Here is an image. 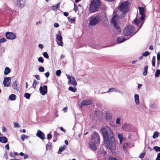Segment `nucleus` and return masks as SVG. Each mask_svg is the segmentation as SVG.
Returning <instances> with one entry per match:
<instances>
[{
	"label": "nucleus",
	"mask_w": 160,
	"mask_h": 160,
	"mask_svg": "<svg viewBox=\"0 0 160 160\" xmlns=\"http://www.w3.org/2000/svg\"><path fill=\"white\" fill-rule=\"evenodd\" d=\"M156 160H160V153H158Z\"/></svg>",
	"instance_id": "obj_52"
},
{
	"label": "nucleus",
	"mask_w": 160,
	"mask_h": 160,
	"mask_svg": "<svg viewBox=\"0 0 160 160\" xmlns=\"http://www.w3.org/2000/svg\"><path fill=\"white\" fill-rule=\"evenodd\" d=\"M21 137L22 140L23 141H24L25 139H28V137L25 134L22 135Z\"/></svg>",
	"instance_id": "obj_29"
},
{
	"label": "nucleus",
	"mask_w": 160,
	"mask_h": 160,
	"mask_svg": "<svg viewBox=\"0 0 160 160\" xmlns=\"http://www.w3.org/2000/svg\"><path fill=\"white\" fill-rule=\"evenodd\" d=\"M14 152H10L9 153V155L11 157H15L14 155Z\"/></svg>",
	"instance_id": "obj_49"
},
{
	"label": "nucleus",
	"mask_w": 160,
	"mask_h": 160,
	"mask_svg": "<svg viewBox=\"0 0 160 160\" xmlns=\"http://www.w3.org/2000/svg\"><path fill=\"white\" fill-rule=\"evenodd\" d=\"M14 126L15 128H18L20 127L18 123L15 122L14 123Z\"/></svg>",
	"instance_id": "obj_50"
},
{
	"label": "nucleus",
	"mask_w": 160,
	"mask_h": 160,
	"mask_svg": "<svg viewBox=\"0 0 160 160\" xmlns=\"http://www.w3.org/2000/svg\"><path fill=\"white\" fill-rule=\"evenodd\" d=\"M135 102L136 104L138 105L140 104L139 95L137 94H135L134 96Z\"/></svg>",
	"instance_id": "obj_19"
},
{
	"label": "nucleus",
	"mask_w": 160,
	"mask_h": 160,
	"mask_svg": "<svg viewBox=\"0 0 160 160\" xmlns=\"http://www.w3.org/2000/svg\"><path fill=\"white\" fill-rule=\"evenodd\" d=\"M67 76L69 80L68 82V84L70 83L73 86H76L77 85V82L74 77L68 75H67Z\"/></svg>",
	"instance_id": "obj_8"
},
{
	"label": "nucleus",
	"mask_w": 160,
	"mask_h": 160,
	"mask_svg": "<svg viewBox=\"0 0 160 160\" xmlns=\"http://www.w3.org/2000/svg\"><path fill=\"white\" fill-rule=\"evenodd\" d=\"M66 147L65 145L63 146V147H60L59 148V150L58 152V154H60L61 152L63 151L65 148Z\"/></svg>",
	"instance_id": "obj_26"
},
{
	"label": "nucleus",
	"mask_w": 160,
	"mask_h": 160,
	"mask_svg": "<svg viewBox=\"0 0 160 160\" xmlns=\"http://www.w3.org/2000/svg\"><path fill=\"white\" fill-rule=\"evenodd\" d=\"M61 73V72L60 70H58L56 71V74L57 76H59L60 75Z\"/></svg>",
	"instance_id": "obj_48"
},
{
	"label": "nucleus",
	"mask_w": 160,
	"mask_h": 160,
	"mask_svg": "<svg viewBox=\"0 0 160 160\" xmlns=\"http://www.w3.org/2000/svg\"><path fill=\"white\" fill-rule=\"evenodd\" d=\"M52 137V136L50 134H48L47 138V139L49 140Z\"/></svg>",
	"instance_id": "obj_53"
},
{
	"label": "nucleus",
	"mask_w": 160,
	"mask_h": 160,
	"mask_svg": "<svg viewBox=\"0 0 160 160\" xmlns=\"http://www.w3.org/2000/svg\"><path fill=\"white\" fill-rule=\"evenodd\" d=\"M6 38L12 40L16 38L15 35L13 32H7L6 33Z\"/></svg>",
	"instance_id": "obj_12"
},
{
	"label": "nucleus",
	"mask_w": 160,
	"mask_h": 160,
	"mask_svg": "<svg viewBox=\"0 0 160 160\" xmlns=\"http://www.w3.org/2000/svg\"><path fill=\"white\" fill-rule=\"evenodd\" d=\"M38 46L41 49H42L43 48V45L41 44H39L38 45Z\"/></svg>",
	"instance_id": "obj_60"
},
{
	"label": "nucleus",
	"mask_w": 160,
	"mask_h": 160,
	"mask_svg": "<svg viewBox=\"0 0 160 160\" xmlns=\"http://www.w3.org/2000/svg\"><path fill=\"white\" fill-rule=\"evenodd\" d=\"M153 149L156 152H157L160 151V147L158 146H154L153 147Z\"/></svg>",
	"instance_id": "obj_38"
},
{
	"label": "nucleus",
	"mask_w": 160,
	"mask_h": 160,
	"mask_svg": "<svg viewBox=\"0 0 160 160\" xmlns=\"http://www.w3.org/2000/svg\"><path fill=\"white\" fill-rule=\"evenodd\" d=\"M74 10L76 12L77 11L78 8H77V7L75 4H74Z\"/></svg>",
	"instance_id": "obj_63"
},
{
	"label": "nucleus",
	"mask_w": 160,
	"mask_h": 160,
	"mask_svg": "<svg viewBox=\"0 0 160 160\" xmlns=\"http://www.w3.org/2000/svg\"><path fill=\"white\" fill-rule=\"evenodd\" d=\"M104 140L106 144L107 148L110 149L112 152H114L116 148L115 139L111 129L108 127H102L101 129Z\"/></svg>",
	"instance_id": "obj_1"
},
{
	"label": "nucleus",
	"mask_w": 160,
	"mask_h": 160,
	"mask_svg": "<svg viewBox=\"0 0 160 160\" xmlns=\"http://www.w3.org/2000/svg\"><path fill=\"white\" fill-rule=\"evenodd\" d=\"M160 74V70H156V72L155 74V77H158Z\"/></svg>",
	"instance_id": "obj_37"
},
{
	"label": "nucleus",
	"mask_w": 160,
	"mask_h": 160,
	"mask_svg": "<svg viewBox=\"0 0 160 160\" xmlns=\"http://www.w3.org/2000/svg\"><path fill=\"white\" fill-rule=\"evenodd\" d=\"M150 53L148 51H146L145 52L143 53H142V56L144 57H147V56Z\"/></svg>",
	"instance_id": "obj_43"
},
{
	"label": "nucleus",
	"mask_w": 160,
	"mask_h": 160,
	"mask_svg": "<svg viewBox=\"0 0 160 160\" xmlns=\"http://www.w3.org/2000/svg\"><path fill=\"white\" fill-rule=\"evenodd\" d=\"M18 85V82L17 81H15L12 83V86L14 89L18 91L19 90Z\"/></svg>",
	"instance_id": "obj_16"
},
{
	"label": "nucleus",
	"mask_w": 160,
	"mask_h": 160,
	"mask_svg": "<svg viewBox=\"0 0 160 160\" xmlns=\"http://www.w3.org/2000/svg\"><path fill=\"white\" fill-rule=\"evenodd\" d=\"M111 118V116L110 115L108 112H106V118L107 120H110Z\"/></svg>",
	"instance_id": "obj_34"
},
{
	"label": "nucleus",
	"mask_w": 160,
	"mask_h": 160,
	"mask_svg": "<svg viewBox=\"0 0 160 160\" xmlns=\"http://www.w3.org/2000/svg\"><path fill=\"white\" fill-rule=\"evenodd\" d=\"M38 83V82L36 80H34L32 86L34 89H35L36 86Z\"/></svg>",
	"instance_id": "obj_39"
},
{
	"label": "nucleus",
	"mask_w": 160,
	"mask_h": 160,
	"mask_svg": "<svg viewBox=\"0 0 160 160\" xmlns=\"http://www.w3.org/2000/svg\"><path fill=\"white\" fill-rule=\"evenodd\" d=\"M38 70L40 72H43L44 71V68L43 67L41 66L38 68Z\"/></svg>",
	"instance_id": "obj_47"
},
{
	"label": "nucleus",
	"mask_w": 160,
	"mask_h": 160,
	"mask_svg": "<svg viewBox=\"0 0 160 160\" xmlns=\"http://www.w3.org/2000/svg\"><path fill=\"white\" fill-rule=\"evenodd\" d=\"M144 153H141L139 157L141 158H142L144 157Z\"/></svg>",
	"instance_id": "obj_56"
},
{
	"label": "nucleus",
	"mask_w": 160,
	"mask_h": 160,
	"mask_svg": "<svg viewBox=\"0 0 160 160\" xmlns=\"http://www.w3.org/2000/svg\"><path fill=\"white\" fill-rule=\"evenodd\" d=\"M35 77L38 80H40V78L38 75H36Z\"/></svg>",
	"instance_id": "obj_58"
},
{
	"label": "nucleus",
	"mask_w": 160,
	"mask_h": 160,
	"mask_svg": "<svg viewBox=\"0 0 160 160\" xmlns=\"http://www.w3.org/2000/svg\"><path fill=\"white\" fill-rule=\"evenodd\" d=\"M63 15L67 17L68 15V13L67 12H64L63 13Z\"/></svg>",
	"instance_id": "obj_64"
},
{
	"label": "nucleus",
	"mask_w": 160,
	"mask_h": 160,
	"mask_svg": "<svg viewBox=\"0 0 160 160\" xmlns=\"http://www.w3.org/2000/svg\"><path fill=\"white\" fill-rule=\"evenodd\" d=\"M59 26V24L57 23H55L54 24V26L55 28H58Z\"/></svg>",
	"instance_id": "obj_61"
},
{
	"label": "nucleus",
	"mask_w": 160,
	"mask_h": 160,
	"mask_svg": "<svg viewBox=\"0 0 160 160\" xmlns=\"http://www.w3.org/2000/svg\"><path fill=\"white\" fill-rule=\"evenodd\" d=\"M56 36L57 41L62 40V37L61 35L56 34Z\"/></svg>",
	"instance_id": "obj_31"
},
{
	"label": "nucleus",
	"mask_w": 160,
	"mask_h": 160,
	"mask_svg": "<svg viewBox=\"0 0 160 160\" xmlns=\"http://www.w3.org/2000/svg\"><path fill=\"white\" fill-rule=\"evenodd\" d=\"M45 75L46 78H48L49 76V73L48 72L45 73Z\"/></svg>",
	"instance_id": "obj_59"
},
{
	"label": "nucleus",
	"mask_w": 160,
	"mask_h": 160,
	"mask_svg": "<svg viewBox=\"0 0 160 160\" xmlns=\"http://www.w3.org/2000/svg\"><path fill=\"white\" fill-rule=\"evenodd\" d=\"M125 40L126 39H124L123 37H119L117 38V41L119 43H121L125 41Z\"/></svg>",
	"instance_id": "obj_23"
},
{
	"label": "nucleus",
	"mask_w": 160,
	"mask_h": 160,
	"mask_svg": "<svg viewBox=\"0 0 160 160\" xmlns=\"http://www.w3.org/2000/svg\"><path fill=\"white\" fill-rule=\"evenodd\" d=\"M9 99L11 101L15 100L16 99V96L14 94H11L9 96Z\"/></svg>",
	"instance_id": "obj_24"
},
{
	"label": "nucleus",
	"mask_w": 160,
	"mask_h": 160,
	"mask_svg": "<svg viewBox=\"0 0 160 160\" xmlns=\"http://www.w3.org/2000/svg\"><path fill=\"white\" fill-rule=\"evenodd\" d=\"M75 17L71 18L70 17H69L68 18V19L69 22L71 23H72L73 22L75 21Z\"/></svg>",
	"instance_id": "obj_27"
},
{
	"label": "nucleus",
	"mask_w": 160,
	"mask_h": 160,
	"mask_svg": "<svg viewBox=\"0 0 160 160\" xmlns=\"http://www.w3.org/2000/svg\"><path fill=\"white\" fill-rule=\"evenodd\" d=\"M11 83V77H6L4 78L3 83L4 86L8 87Z\"/></svg>",
	"instance_id": "obj_11"
},
{
	"label": "nucleus",
	"mask_w": 160,
	"mask_h": 160,
	"mask_svg": "<svg viewBox=\"0 0 160 160\" xmlns=\"http://www.w3.org/2000/svg\"><path fill=\"white\" fill-rule=\"evenodd\" d=\"M100 20V18L98 16L92 17L90 20L89 24L91 26L95 25L98 23Z\"/></svg>",
	"instance_id": "obj_7"
},
{
	"label": "nucleus",
	"mask_w": 160,
	"mask_h": 160,
	"mask_svg": "<svg viewBox=\"0 0 160 160\" xmlns=\"http://www.w3.org/2000/svg\"><path fill=\"white\" fill-rule=\"evenodd\" d=\"M100 5V0H92L89 6L90 12L93 13L96 11Z\"/></svg>",
	"instance_id": "obj_5"
},
{
	"label": "nucleus",
	"mask_w": 160,
	"mask_h": 160,
	"mask_svg": "<svg viewBox=\"0 0 160 160\" xmlns=\"http://www.w3.org/2000/svg\"><path fill=\"white\" fill-rule=\"evenodd\" d=\"M152 65L153 66H155V57L154 56L152 58Z\"/></svg>",
	"instance_id": "obj_42"
},
{
	"label": "nucleus",
	"mask_w": 160,
	"mask_h": 160,
	"mask_svg": "<svg viewBox=\"0 0 160 160\" xmlns=\"http://www.w3.org/2000/svg\"><path fill=\"white\" fill-rule=\"evenodd\" d=\"M38 60L39 62L41 63H43L44 62V60L42 57H39L38 59Z\"/></svg>",
	"instance_id": "obj_44"
},
{
	"label": "nucleus",
	"mask_w": 160,
	"mask_h": 160,
	"mask_svg": "<svg viewBox=\"0 0 160 160\" xmlns=\"http://www.w3.org/2000/svg\"><path fill=\"white\" fill-rule=\"evenodd\" d=\"M118 137L119 139H123V135L122 134H118Z\"/></svg>",
	"instance_id": "obj_45"
},
{
	"label": "nucleus",
	"mask_w": 160,
	"mask_h": 160,
	"mask_svg": "<svg viewBox=\"0 0 160 160\" xmlns=\"http://www.w3.org/2000/svg\"><path fill=\"white\" fill-rule=\"evenodd\" d=\"M43 56L46 58H49V56L47 52H44L43 54Z\"/></svg>",
	"instance_id": "obj_46"
},
{
	"label": "nucleus",
	"mask_w": 160,
	"mask_h": 160,
	"mask_svg": "<svg viewBox=\"0 0 160 160\" xmlns=\"http://www.w3.org/2000/svg\"><path fill=\"white\" fill-rule=\"evenodd\" d=\"M36 135L42 140L45 139L44 134L40 130H38L37 132L36 133Z\"/></svg>",
	"instance_id": "obj_15"
},
{
	"label": "nucleus",
	"mask_w": 160,
	"mask_h": 160,
	"mask_svg": "<svg viewBox=\"0 0 160 160\" xmlns=\"http://www.w3.org/2000/svg\"><path fill=\"white\" fill-rule=\"evenodd\" d=\"M137 27V29H135L133 26L132 25H129L126 27L123 30V34L125 36H128L133 32L135 33L137 31H138L140 28L139 27Z\"/></svg>",
	"instance_id": "obj_4"
},
{
	"label": "nucleus",
	"mask_w": 160,
	"mask_h": 160,
	"mask_svg": "<svg viewBox=\"0 0 160 160\" xmlns=\"http://www.w3.org/2000/svg\"><path fill=\"white\" fill-rule=\"evenodd\" d=\"M129 146V144L128 143H124L123 146V150L125 151H126L127 148Z\"/></svg>",
	"instance_id": "obj_30"
},
{
	"label": "nucleus",
	"mask_w": 160,
	"mask_h": 160,
	"mask_svg": "<svg viewBox=\"0 0 160 160\" xmlns=\"http://www.w3.org/2000/svg\"><path fill=\"white\" fill-rule=\"evenodd\" d=\"M6 41V39L4 38H2L0 40V42L1 43H2Z\"/></svg>",
	"instance_id": "obj_51"
},
{
	"label": "nucleus",
	"mask_w": 160,
	"mask_h": 160,
	"mask_svg": "<svg viewBox=\"0 0 160 160\" xmlns=\"http://www.w3.org/2000/svg\"><path fill=\"white\" fill-rule=\"evenodd\" d=\"M158 132H154L152 137L153 138H155L158 137Z\"/></svg>",
	"instance_id": "obj_36"
},
{
	"label": "nucleus",
	"mask_w": 160,
	"mask_h": 160,
	"mask_svg": "<svg viewBox=\"0 0 160 160\" xmlns=\"http://www.w3.org/2000/svg\"><path fill=\"white\" fill-rule=\"evenodd\" d=\"M11 71V70L8 67H6L5 68L4 71V74L5 75H7L9 74Z\"/></svg>",
	"instance_id": "obj_22"
},
{
	"label": "nucleus",
	"mask_w": 160,
	"mask_h": 160,
	"mask_svg": "<svg viewBox=\"0 0 160 160\" xmlns=\"http://www.w3.org/2000/svg\"><path fill=\"white\" fill-rule=\"evenodd\" d=\"M157 60L158 61L160 60V54L159 53H158L157 55Z\"/></svg>",
	"instance_id": "obj_54"
},
{
	"label": "nucleus",
	"mask_w": 160,
	"mask_h": 160,
	"mask_svg": "<svg viewBox=\"0 0 160 160\" xmlns=\"http://www.w3.org/2000/svg\"><path fill=\"white\" fill-rule=\"evenodd\" d=\"M91 47H92L93 48H96L97 49H99L101 48L99 47L97 44H92L91 45H90Z\"/></svg>",
	"instance_id": "obj_25"
},
{
	"label": "nucleus",
	"mask_w": 160,
	"mask_h": 160,
	"mask_svg": "<svg viewBox=\"0 0 160 160\" xmlns=\"http://www.w3.org/2000/svg\"><path fill=\"white\" fill-rule=\"evenodd\" d=\"M17 6L21 8H22L26 5V0H16Z\"/></svg>",
	"instance_id": "obj_10"
},
{
	"label": "nucleus",
	"mask_w": 160,
	"mask_h": 160,
	"mask_svg": "<svg viewBox=\"0 0 160 160\" xmlns=\"http://www.w3.org/2000/svg\"><path fill=\"white\" fill-rule=\"evenodd\" d=\"M139 15L137 16L136 18L132 22V23L139 27L140 28L142 25L145 19V14L144 10L143 7H139Z\"/></svg>",
	"instance_id": "obj_2"
},
{
	"label": "nucleus",
	"mask_w": 160,
	"mask_h": 160,
	"mask_svg": "<svg viewBox=\"0 0 160 160\" xmlns=\"http://www.w3.org/2000/svg\"><path fill=\"white\" fill-rule=\"evenodd\" d=\"M24 96L28 99H29L30 96V94L28 93H25L24 94Z\"/></svg>",
	"instance_id": "obj_40"
},
{
	"label": "nucleus",
	"mask_w": 160,
	"mask_h": 160,
	"mask_svg": "<svg viewBox=\"0 0 160 160\" xmlns=\"http://www.w3.org/2000/svg\"><path fill=\"white\" fill-rule=\"evenodd\" d=\"M60 6V3H59L56 5H53L51 7V8L54 11H57L59 8Z\"/></svg>",
	"instance_id": "obj_20"
},
{
	"label": "nucleus",
	"mask_w": 160,
	"mask_h": 160,
	"mask_svg": "<svg viewBox=\"0 0 160 160\" xmlns=\"http://www.w3.org/2000/svg\"><path fill=\"white\" fill-rule=\"evenodd\" d=\"M130 4L128 1H125L121 3L118 8V9L122 12V13L119 16V18L124 17L125 13L129 10Z\"/></svg>",
	"instance_id": "obj_3"
},
{
	"label": "nucleus",
	"mask_w": 160,
	"mask_h": 160,
	"mask_svg": "<svg viewBox=\"0 0 160 160\" xmlns=\"http://www.w3.org/2000/svg\"><path fill=\"white\" fill-rule=\"evenodd\" d=\"M121 118H118L116 119L115 122L116 123V124H120L121 123Z\"/></svg>",
	"instance_id": "obj_41"
},
{
	"label": "nucleus",
	"mask_w": 160,
	"mask_h": 160,
	"mask_svg": "<svg viewBox=\"0 0 160 160\" xmlns=\"http://www.w3.org/2000/svg\"><path fill=\"white\" fill-rule=\"evenodd\" d=\"M3 157L5 158L6 159H7L8 158V157L7 156V153H5L3 154Z\"/></svg>",
	"instance_id": "obj_57"
},
{
	"label": "nucleus",
	"mask_w": 160,
	"mask_h": 160,
	"mask_svg": "<svg viewBox=\"0 0 160 160\" xmlns=\"http://www.w3.org/2000/svg\"><path fill=\"white\" fill-rule=\"evenodd\" d=\"M148 68V67L147 66H145L144 68V71L143 73L144 76L146 75L147 73Z\"/></svg>",
	"instance_id": "obj_33"
},
{
	"label": "nucleus",
	"mask_w": 160,
	"mask_h": 160,
	"mask_svg": "<svg viewBox=\"0 0 160 160\" xmlns=\"http://www.w3.org/2000/svg\"><path fill=\"white\" fill-rule=\"evenodd\" d=\"M2 129L3 132H5L6 131V129L5 127L3 126L2 127Z\"/></svg>",
	"instance_id": "obj_62"
},
{
	"label": "nucleus",
	"mask_w": 160,
	"mask_h": 160,
	"mask_svg": "<svg viewBox=\"0 0 160 160\" xmlns=\"http://www.w3.org/2000/svg\"><path fill=\"white\" fill-rule=\"evenodd\" d=\"M0 142L3 143H5L7 142V139L5 137H0Z\"/></svg>",
	"instance_id": "obj_21"
},
{
	"label": "nucleus",
	"mask_w": 160,
	"mask_h": 160,
	"mask_svg": "<svg viewBox=\"0 0 160 160\" xmlns=\"http://www.w3.org/2000/svg\"><path fill=\"white\" fill-rule=\"evenodd\" d=\"M5 148L7 150H8L9 149V146L8 144L6 145L5 146Z\"/></svg>",
	"instance_id": "obj_55"
},
{
	"label": "nucleus",
	"mask_w": 160,
	"mask_h": 160,
	"mask_svg": "<svg viewBox=\"0 0 160 160\" xmlns=\"http://www.w3.org/2000/svg\"><path fill=\"white\" fill-rule=\"evenodd\" d=\"M19 155L21 156H23L24 157V159H26L28 158V156L26 154L22 152H21L19 153Z\"/></svg>",
	"instance_id": "obj_28"
},
{
	"label": "nucleus",
	"mask_w": 160,
	"mask_h": 160,
	"mask_svg": "<svg viewBox=\"0 0 160 160\" xmlns=\"http://www.w3.org/2000/svg\"><path fill=\"white\" fill-rule=\"evenodd\" d=\"M91 141L93 142L96 143H98L100 142L99 138L98 133L95 132L92 137Z\"/></svg>",
	"instance_id": "obj_9"
},
{
	"label": "nucleus",
	"mask_w": 160,
	"mask_h": 160,
	"mask_svg": "<svg viewBox=\"0 0 160 160\" xmlns=\"http://www.w3.org/2000/svg\"><path fill=\"white\" fill-rule=\"evenodd\" d=\"M92 101L89 99H86L82 100L81 103L80 107H82L83 106H86L90 105L91 104Z\"/></svg>",
	"instance_id": "obj_14"
},
{
	"label": "nucleus",
	"mask_w": 160,
	"mask_h": 160,
	"mask_svg": "<svg viewBox=\"0 0 160 160\" xmlns=\"http://www.w3.org/2000/svg\"><path fill=\"white\" fill-rule=\"evenodd\" d=\"M68 90L69 91L74 92L76 91L77 89L75 87H70L68 88Z\"/></svg>",
	"instance_id": "obj_32"
},
{
	"label": "nucleus",
	"mask_w": 160,
	"mask_h": 160,
	"mask_svg": "<svg viewBox=\"0 0 160 160\" xmlns=\"http://www.w3.org/2000/svg\"><path fill=\"white\" fill-rule=\"evenodd\" d=\"M111 22L117 31L118 32H120V30L119 26V21L118 15L117 14H115L113 15L112 19Z\"/></svg>",
	"instance_id": "obj_6"
},
{
	"label": "nucleus",
	"mask_w": 160,
	"mask_h": 160,
	"mask_svg": "<svg viewBox=\"0 0 160 160\" xmlns=\"http://www.w3.org/2000/svg\"><path fill=\"white\" fill-rule=\"evenodd\" d=\"M40 93L42 95H44L47 92V87L46 85L41 86L39 88Z\"/></svg>",
	"instance_id": "obj_13"
},
{
	"label": "nucleus",
	"mask_w": 160,
	"mask_h": 160,
	"mask_svg": "<svg viewBox=\"0 0 160 160\" xmlns=\"http://www.w3.org/2000/svg\"><path fill=\"white\" fill-rule=\"evenodd\" d=\"M96 143L91 141L89 143V145L90 148L93 150H96L97 149V147L96 145Z\"/></svg>",
	"instance_id": "obj_18"
},
{
	"label": "nucleus",
	"mask_w": 160,
	"mask_h": 160,
	"mask_svg": "<svg viewBox=\"0 0 160 160\" xmlns=\"http://www.w3.org/2000/svg\"><path fill=\"white\" fill-rule=\"evenodd\" d=\"M112 92H118L122 94V93L119 90L115 88H109L107 92L110 93Z\"/></svg>",
	"instance_id": "obj_17"
},
{
	"label": "nucleus",
	"mask_w": 160,
	"mask_h": 160,
	"mask_svg": "<svg viewBox=\"0 0 160 160\" xmlns=\"http://www.w3.org/2000/svg\"><path fill=\"white\" fill-rule=\"evenodd\" d=\"M57 44L61 46L62 47L63 46V42H62V41H56Z\"/></svg>",
	"instance_id": "obj_35"
}]
</instances>
